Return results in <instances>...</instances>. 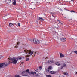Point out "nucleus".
<instances>
[{
    "instance_id": "obj_47",
    "label": "nucleus",
    "mask_w": 77,
    "mask_h": 77,
    "mask_svg": "<svg viewBox=\"0 0 77 77\" xmlns=\"http://www.w3.org/2000/svg\"><path fill=\"white\" fill-rule=\"evenodd\" d=\"M33 0V1H34V0Z\"/></svg>"
},
{
    "instance_id": "obj_29",
    "label": "nucleus",
    "mask_w": 77,
    "mask_h": 77,
    "mask_svg": "<svg viewBox=\"0 0 77 77\" xmlns=\"http://www.w3.org/2000/svg\"><path fill=\"white\" fill-rule=\"evenodd\" d=\"M15 76L16 77H21V76H19V75H15Z\"/></svg>"
},
{
    "instance_id": "obj_1",
    "label": "nucleus",
    "mask_w": 77,
    "mask_h": 77,
    "mask_svg": "<svg viewBox=\"0 0 77 77\" xmlns=\"http://www.w3.org/2000/svg\"><path fill=\"white\" fill-rule=\"evenodd\" d=\"M24 51L27 54V55L25 56L26 57H29L30 56V55H32V54H33L32 56V57H34L35 54H38L37 52L36 51L33 52L30 50L25 49L24 50Z\"/></svg>"
},
{
    "instance_id": "obj_19",
    "label": "nucleus",
    "mask_w": 77,
    "mask_h": 77,
    "mask_svg": "<svg viewBox=\"0 0 77 77\" xmlns=\"http://www.w3.org/2000/svg\"><path fill=\"white\" fill-rule=\"evenodd\" d=\"M50 13L52 15H54V14H55V13L53 12H50Z\"/></svg>"
},
{
    "instance_id": "obj_23",
    "label": "nucleus",
    "mask_w": 77,
    "mask_h": 77,
    "mask_svg": "<svg viewBox=\"0 0 77 77\" xmlns=\"http://www.w3.org/2000/svg\"><path fill=\"white\" fill-rule=\"evenodd\" d=\"M31 74H33V75H35V74H34V72H30Z\"/></svg>"
},
{
    "instance_id": "obj_3",
    "label": "nucleus",
    "mask_w": 77,
    "mask_h": 77,
    "mask_svg": "<svg viewBox=\"0 0 77 77\" xmlns=\"http://www.w3.org/2000/svg\"><path fill=\"white\" fill-rule=\"evenodd\" d=\"M33 41L34 43L35 44H38L39 43V41L37 39H33Z\"/></svg>"
},
{
    "instance_id": "obj_4",
    "label": "nucleus",
    "mask_w": 77,
    "mask_h": 77,
    "mask_svg": "<svg viewBox=\"0 0 77 77\" xmlns=\"http://www.w3.org/2000/svg\"><path fill=\"white\" fill-rule=\"evenodd\" d=\"M5 63H1L0 64V69H1V68H4V67H5Z\"/></svg>"
},
{
    "instance_id": "obj_46",
    "label": "nucleus",
    "mask_w": 77,
    "mask_h": 77,
    "mask_svg": "<svg viewBox=\"0 0 77 77\" xmlns=\"http://www.w3.org/2000/svg\"><path fill=\"white\" fill-rule=\"evenodd\" d=\"M70 12H72V11H70Z\"/></svg>"
},
{
    "instance_id": "obj_28",
    "label": "nucleus",
    "mask_w": 77,
    "mask_h": 77,
    "mask_svg": "<svg viewBox=\"0 0 77 77\" xmlns=\"http://www.w3.org/2000/svg\"><path fill=\"white\" fill-rule=\"evenodd\" d=\"M20 23H18V26H19V27H20V26H20Z\"/></svg>"
},
{
    "instance_id": "obj_8",
    "label": "nucleus",
    "mask_w": 77,
    "mask_h": 77,
    "mask_svg": "<svg viewBox=\"0 0 77 77\" xmlns=\"http://www.w3.org/2000/svg\"><path fill=\"white\" fill-rule=\"evenodd\" d=\"M60 58H62L63 57H64V55L61 53L60 54Z\"/></svg>"
},
{
    "instance_id": "obj_6",
    "label": "nucleus",
    "mask_w": 77,
    "mask_h": 77,
    "mask_svg": "<svg viewBox=\"0 0 77 77\" xmlns=\"http://www.w3.org/2000/svg\"><path fill=\"white\" fill-rule=\"evenodd\" d=\"M60 39L61 41L63 42H65L66 40V38H61Z\"/></svg>"
},
{
    "instance_id": "obj_25",
    "label": "nucleus",
    "mask_w": 77,
    "mask_h": 77,
    "mask_svg": "<svg viewBox=\"0 0 77 77\" xmlns=\"http://www.w3.org/2000/svg\"><path fill=\"white\" fill-rule=\"evenodd\" d=\"M63 67H66V64H63Z\"/></svg>"
},
{
    "instance_id": "obj_13",
    "label": "nucleus",
    "mask_w": 77,
    "mask_h": 77,
    "mask_svg": "<svg viewBox=\"0 0 77 77\" xmlns=\"http://www.w3.org/2000/svg\"><path fill=\"white\" fill-rule=\"evenodd\" d=\"M13 4L14 5H16V0H14V2H13Z\"/></svg>"
},
{
    "instance_id": "obj_16",
    "label": "nucleus",
    "mask_w": 77,
    "mask_h": 77,
    "mask_svg": "<svg viewBox=\"0 0 77 77\" xmlns=\"http://www.w3.org/2000/svg\"><path fill=\"white\" fill-rule=\"evenodd\" d=\"M6 2H7V3H11V0H7Z\"/></svg>"
},
{
    "instance_id": "obj_40",
    "label": "nucleus",
    "mask_w": 77,
    "mask_h": 77,
    "mask_svg": "<svg viewBox=\"0 0 77 77\" xmlns=\"http://www.w3.org/2000/svg\"><path fill=\"white\" fill-rule=\"evenodd\" d=\"M34 74H36V72H34Z\"/></svg>"
},
{
    "instance_id": "obj_45",
    "label": "nucleus",
    "mask_w": 77,
    "mask_h": 77,
    "mask_svg": "<svg viewBox=\"0 0 77 77\" xmlns=\"http://www.w3.org/2000/svg\"><path fill=\"white\" fill-rule=\"evenodd\" d=\"M76 74H77V72H76Z\"/></svg>"
},
{
    "instance_id": "obj_38",
    "label": "nucleus",
    "mask_w": 77,
    "mask_h": 77,
    "mask_svg": "<svg viewBox=\"0 0 77 77\" xmlns=\"http://www.w3.org/2000/svg\"><path fill=\"white\" fill-rule=\"evenodd\" d=\"M35 71H36V72H38V69H36V70H35Z\"/></svg>"
},
{
    "instance_id": "obj_37",
    "label": "nucleus",
    "mask_w": 77,
    "mask_h": 77,
    "mask_svg": "<svg viewBox=\"0 0 77 77\" xmlns=\"http://www.w3.org/2000/svg\"><path fill=\"white\" fill-rule=\"evenodd\" d=\"M20 44V42H18L17 43V45H18V44Z\"/></svg>"
},
{
    "instance_id": "obj_36",
    "label": "nucleus",
    "mask_w": 77,
    "mask_h": 77,
    "mask_svg": "<svg viewBox=\"0 0 77 77\" xmlns=\"http://www.w3.org/2000/svg\"><path fill=\"white\" fill-rule=\"evenodd\" d=\"M74 53H75L76 54H77V51H74Z\"/></svg>"
},
{
    "instance_id": "obj_14",
    "label": "nucleus",
    "mask_w": 77,
    "mask_h": 77,
    "mask_svg": "<svg viewBox=\"0 0 77 77\" xmlns=\"http://www.w3.org/2000/svg\"><path fill=\"white\" fill-rule=\"evenodd\" d=\"M48 62L49 63H53L54 62V61L53 60H51V61L49 60L48 61Z\"/></svg>"
},
{
    "instance_id": "obj_17",
    "label": "nucleus",
    "mask_w": 77,
    "mask_h": 77,
    "mask_svg": "<svg viewBox=\"0 0 77 77\" xmlns=\"http://www.w3.org/2000/svg\"><path fill=\"white\" fill-rule=\"evenodd\" d=\"M56 65H60V63H59V62H57L56 63Z\"/></svg>"
},
{
    "instance_id": "obj_42",
    "label": "nucleus",
    "mask_w": 77,
    "mask_h": 77,
    "mask_svg": "<svg viewBox=\"0 0 77 77\" xmlns=\"http://www.w3.org/2000/svg\"><path fill=\"white\" fill-rule=\"evenodd\" d=\"M72 12H75V11H73Z\"/></svg>"
},
{
    "instance_id": "obj_5",
    "label": "nucleus",
    "mask_w": 77,
    "mask_h": 77,
    "mask_svg": "<svg viewBox=\"0 0 77 77\" xmlns=\"http://www.w3.org/2000/svg\"><path fill=\"white\" fill-rule=\"evenodd\" d=\"M53 38L54 39H56L58 38V35L57 34H55L53 35Z\"/></svg>"
},
{
    "instance_id": "obj_21",
    "label": "nucleus",
    "mask_w": 77,
    "mask_h": 77,
    "mask_svg": "<svg viewBox=\"0 0 77 77\" xmlns=\"http://www.w3.org/2000/svg\"><path fill=\"white\" fill-rule=\"evenodd\" d=\"M31 1L32 2V5H34L35 4V3L32 2V0H31Z\"/></svg>"
},
{
    "instance_id": "obj_32",
    "label": "nucleus",
    "mask_w": 77,
    "mask_h": 77,
    "mask_svg": "<svg viewBox=\"0 0 77 77\" xmlns=\"http://www.w3.org/2000/svg\"><path fill=\"white\" fill-rule=\"evenodd\" d=\"M8 32H11V29L8 30Z\"/></svg>"
},
{
    "instance_id": "obj_10",
    "label": "nucleus",
    "mask_w": 77,
    "mask_h": 77,
    "mask_svg": "<svg viewBox=\"0 0 77 77\" xmlns=\"http://www.w3.org/2000/svg\"><path fill=\"white\" fill-rule=\"evenodd\" d=\"M48 69L49 70H51L53 69V67L51 66H49L48 67Z\"/></svg>"
},
{
    "instance_id": "obj_35",
    "label": "nucleus",
    "mask_w": 77,
    "mask_h": 77,
    "mask_svg": "<svg viewBox=\"0 0 77 77\" xmlns=\"http://www.w3.org/2000/svg\"><path fill=\"white\" fill-rule=\"evenodd\" d=\"M14 48H18V46H16L14 47Z\"/></svg>"
},
{
    "instance_id": "obj_20",
    "label": "nucleus",
    "mask_w": 77,
    "mask_h": 77,
    "mask_svg": "<svg viewBox=\"0 0 77 77\" xmlns=\"http://www.w3.org/2000/svg\"><path fill=\"white\" fill-rule=\"evenodd\" d=\"M26 72H28V73H30V71H29V70L27 69L26 70Z\"/></svg>"
},
{
    "instance_id": "obj_2",
    "label": "nucleus",
    "mask_w": 77,
    "mask_h": 77,
    "mask_svg": "<svg viewBox=\"0 0 77 77\" xmlns=\"http://www.w3.org/2000/svg\"><path fill=\"white\" fill-rule=\"evenodd\" d=\"M23 59H24V57H16L13 58H8V59L12 62V63H13V64H17V63L18 60H21Z\"/></svg>"
},
{
    "instance_id": "obj_24",
    "label": "nucleus",
    "mask_w": 77,
    "mask_h": 77,
    "mask_svg": "<svg viewBox=\"0 0 77 77\" xmlns=\"http://www.w3.org/2000/svg\"><path fill=\"white\" fill-rule=\"evenodd\" d=\"M29 58H26V61H29Z\"/></svg>"
},
{
    "instance_id": "obj_15",
    "label": "nucleus",
    "mask_w": 77,
    "mask_h": 77,
    "mask_svg": "<svg viewBox=\"0 0 77 77\" xmlns=\"http://www.w3.org/2000/svg\"><path fill=\"white\" fill-rule=\"evenodd\" d=\"M62 33V32L60 31H58V32L57 33V34L58 35H61V34Z\"/></svg>"
},
{
    "instance_id": "obj_30",
    "label": "nucleus",
    "mask_w": 77,
    "mask_h": 77,
    "mask_svg": "<svg viewBox=\"0 0 77 77\" xmlns=\"http://www.w3.org/2000/svg\"><path fill=\"white\" fill-rule=\"evenodd\" d=\"M39 70H41V69H42V67H39Z\"/></svg>"
},
{
    "instance_id": "obj_11",
    "label": "nucleus",
    "mask_w": 77,
    "mask_h": 77,
    "mask_svg": "<svg viewBox=\"0 0 77 77\" xmlns=\"http://www.w3.org/2000/svg\"><path fill=\"white\" fill-rule=\"evenodd\" d=\"M50 74H56V72H54V71H50Z\"/></svg>"
},
{
    "instance_id": "obj_27",
    "label": "nucleus",
    "mask_w": 77,
    "mask_h": 77,
    "mask_svg": "<svg viewBox=\"0 0 77 77\" xmlns=\"http://www.w3.org/2000/svg\"><path fill=\"white\" fill-rule=\"evenodd\" d=\"M47 77H51V76L50 75H46Z\"/></svg>"
},
{
    "instance_id": "obj_18",
    "label": "nucleus",
    "mask_w": 77,
    "mask_h": 77,
    "mask_svg": "<svg viewBox=\"0 0 77 77\" xmlns=\"http://www.w3.org/2000/svg\"><path fill=\"white\" fill-rule=\"evenodd\" d=\"M13 25V24L11 23H10L9 24V26L10 27H11V26H12Z\"/></svg>"
},
{
    "instance_id": "obj_7",
    "label": "nucleus",
    "mask_w": 77,
    "mask_h": 77,
    "mask_svg": "<svg viewBox=\"0 0 77 77\" xmlns=\"http://www.w3.org/2000/svg\"><path fill=\"white\" fill-rule=\"evenodd\" d=\"M24 73H25V71H23V72H22V75L23 76H29V75H24Z\"/></svg>"
},
{
    "instance_id": "obj_44",
    "label": "nucleus",
    "mask_w": 77,
    "mask_h": 77,
    "mask_svg": "<svg viewBox=\"0 0 77 77\" xmlns=\"http://www.w3.org/2000/svg\"><path fill=\"white\" fill-rule=\"evenodd\" d=\"M45 58V59H48V58L46 57Z\"/></svg>"
},
{
    "instance_id": "obj_34",
    "label": "nucleus",
    "mask_w": 77,
    "mask_h": 77,
    "mask_svg": "<svg viewBox=\"0 0 77 77\" xmlns=\"http://www.w3.org/2000/svg\"><path fill=\"white\" fill-rule=\"evenodd\" d=\"M32 9H35V7H32L31 8Z\"/></svg>"
},
{
    "instance_id": "obj_26",
    "label": "nucleus",
    "mask_w": 77,
    "mask_h": 77,
    "mask_svg": "<svg viewBox=\"0 0 77 77\" xmlns=\"http://www.w3.org/2000/svg\"><path fill=\"white\" fill-rule=\"evenodd\" d=\"M58 23H60V24H62V23L60 22V21H59V20H58L57 21Z\"/></svg>"
},
{
    "instance_id": "obj_9",
    "label": "nucleus",
    "mask_w": 77,
    "mask_h": 77,
    "mask_svg": "<svg viewBox=\"0 0 77 77\" xmlns=\"http://www.w3.org/2000/svg\"><path fill=\"white\" fill-rule=\"evenodd\" d=\"M38 20H40V21H44V19L40 17H38Z\"/></svg>"
},
{
    "instance_id": "obj_22",
    "label": "nucleus",
    "mask_w": 77,
    "mask_h": 77,
    "mask_svg": "<svg viewBox=\"0 0 77 77\" xmlns=\"http://www.w3.org/2000/svg\"><path fill=\"white\" fill-rule=\"evenodd\" d=\"M63 74H64V75H68V73L67 72H64L63 73Z\"/></svg>"
},
{
    "instance_id": "obj_43",
    "label": "nucleus",
    "mask_w": 77,
    "mask_h": 77,
    "mask_svg": "<svg viewBox=\"0 0 77 77\" xmlns=\"http://www.w3.org/2000/svg\"><path fill=\"white\" fill-rule=\"evenodd\" d=\"M71 1L72 2V1H74V0H72Z\"/></svg>"
},
{
    "instance_id": "obj_41",
    "label": "nucleus",
    "mask_w": 77,
    "mask_h": 77,
    "mask_svg": "<svg viewBox=\"0 0 77 77\" xmlns=\"http://www.w3.org/2000/svg\"><path fill=\"white\" fill-rule=\"evenodd\" d=\"M6 0H3V2H6Z\"/></svg>"
},
{
    "instance_id": "obj_31",
    "label": "nucleus",
    "mask_w": 77,
    "mask_h": 77,
    "mask_svg": "<svg viewBox=\"0 0 77 77\" xmlns=\"http://www.w3.org/2000/svg\"><path fill=\"white\" fill-rule=\"evenodd\" d=\"M46 72H49V69H46Z\"/></svg>"
},
{
    "instance_id": "obj_39",
    "label": "nucleus",
    "mask_w": 77,
    "mask_h": 77,
    "mask_svg": "<svg viewBox=\"0 0 77 77\" xmlns=\"http://www.w3.org/2000/svg\"><path fill=\"white\" fill-rule=\"evenodd\" d=\"M36 76L38 77L39 76V75L38 74H36Z\"/></svg>"
},
{
    "instance_id": "obj_12",
    "label": "nucleus",
    "mask_w": 77,
    "mask_h": 77,
    "mask_svg": "<svg viewBox=\"0 0 77 77\" xmlns=\"http://www.w3.org/2000/svg\"><path fill=\"white\" fill-rule=\"evenodd\" d=\"M9 64V63H7V62L5 63V67L6 66H8V65Z\"/></svg>"
},
{
    "instance_id": "obj_33",
    "label": "nucleus",
    "mask_w": 77,
    "mask_h": 77,
    "mask_svg": "<svg viewBox=\"0 0 77 77\" xmlns=\"http://www.w3.org/2000/svg\"><path fill=\"white\" fill-rule=\"evenodd\" d=\"M8 63H9V64H10V63H12V61H11V62L9 61Z\"/></svg>"
}]
</instances>
